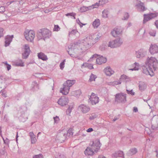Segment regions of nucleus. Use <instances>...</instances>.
<instances>
[{
    "label": "nucleus",
    "instance_id": "nucleus-1",
    "mask_svg": "<svg viewBox=\"0 0 158 158\" xmlns=\"http://www.w3.org/2000/svg\"><path fill=\"white\" fill-rule=\"evenodd\" d=\"M158 66V60L154 57H148L145 63V66L143 68V73L146 75L152 76L154 75L153 71H155Z\"/></svg>",
    "mask_w": 158,
    "mask_h": 158
},
{
    "label": "nucleus",
    "instance_id": "nucleus-2",
    "mask_svg": "<svg viewBox=\"0 0 158 158\" xmlns=\"http://www.w3.org/2000/svg\"><path fill=\"white\" fill-rule=\"evenodd\" d=\"M100 37L101 36H99L98 34H94L89 35L84 40H80L81 43L80 44V45L81 46L80 49L81 50H82L85 48H89L98 41Z\"/></svg>",
    "mask_w": 158,
    "mask_h": 158
},
{
    "label": "nucleus",
    "instance_id": "nucleus-3",
    "mask_svg": "<svg viewBox=\"0 0 158 158\" xmlns=\"http://www.w3.org/2000/svg\"><path fill=\"white\" fill-rule=\"evenodd\" d=\"M81 42L80 40L71 44L69 47V50L67 52L72 57H77L80 54L79 50L81 47L80 44Z\"/></svg>",
    "mask_w": 158,
    "mask_h": 158
},
{
    "label": "nucleus",
    "instance_id": "nucleus-4",
    "mask_svg": "<svg viewBox=\"0 0 158 158\" xmlns=\"http://www.w3.org/2000/svg\"><path fill=\"white\" fill-rule=\"evenodd\" d=\"M75 80H68L63 85V88L60 89V92L63 94L66 95L67 94L69 91V87H71L73 85L75 84Z\"/></svg>",
    "mask_w": 158,
    "mask_h": 158
},
{
    "label": "nucleus",
    "instance_id": "nucleus-5",
    "mask_svg": "<svg viewBox=\"0 0 158 158\" xmlns=\"http://www.w3.org/2000/svg\"><path fill=\"white\" fill-rule=\"evenodd\" d=\"M51 35V32L46 28H43L40 30L37 34V38L39 40L49 38Z\"/></svg>",
    "mask_w": 158,
    "mask_h": 158
},
{
    "label": "nucleus",
    "instance_id": "nucleus-6",
    "mask_svg": "<svg viewBox=\"0 0 158 158\" xmlns=\"http://www.w3.org/2000/svg\"><path fill=\"white\" fill-rule=\"evenodd\" d=\"M99 56L96 60V63L98 64H101L103 63H105L107 61V59L105 57H104L102 56H100L97 54H95L93 55L88 60V61L91 62L94 58H96L97 57Z\"/></svg>",
    "mask_w": 158,
    "mask_h": 158
},
{
    "label": "nucleus",
    "instance_id": "nucleus-7",
    "mask_svg": "<svg viewBox=\"0 0 158 158\" xmlns=\"http://www.w3.org/2000/svg\"><path fill=\"white\" fill-rule=\"evenodd\" d=\"M24 35L27 40L32 42L35 37V33L33 30H27L24 32Z\"/></svg>",
    "mask_w": 158,
    "mask_h": 158
},
{
    "label": "nucleus",
    "instance_id": "nucleus-8",
    "mask_svg": "<svg viewBox=\"0 0 158 158\" xmlns=\"http://www.w3.org/2000/svg\"><path fill=\"white\" fill-rule=\"evenodd\" d=\"M143 23H145L148 21L158 16V13L157 12L150 13L148 14H144Z\"/></svg>",
    "mask_w": 158,
    "mask_h": 158
},
{
    "label": "nucleus",
    "instance_id": "nucleus-9",
    "mask_svg": "<svg viewBox=\"0 0 158 158\" xmlns=\"http://www.w3.org/2000/svg\"><path fill=\"white\" fill-rule=\"evenodd\" d=\"M101 145V144L100 143L99 140H97L95 141V142H93L89 147L94 152H97L99 150Z\"/></svg>",
    "mask_w": 158,
    "mask_h": 158
},
{
    "label": "nucleus",
    "instance_id": "nucleus-10",
    "mask_svg": "<svg viewBox=\"0 0 158 158\" xmlns=\"http://www.w3.org/2000/svg\"><path fill=\"white\" fill-rule=\"evenodd\" d=\"M66 137V133L64 131H61L58 133L56 138V140L62 143L64 142L65 139Z\"/></svg>",
    "mask_w": 158,
    "mask_h": 158
},
{
    "label": "nucleus",
    "instance_id": "nucleus-11",
    "mask_svg": "<svg viewBox=\"0 0 158 158\" xmlns=\"http://www.w3.org/2000/svg\"><path fill=\"white\" fill-rule=\"evenodd\" d=\"M69 100L68 98L63 96L60 98L57 102L58 104L61 106H64L68 104Z\"/></svg>",
    "mask_w": 158,
    "mask_h": 158
},
{
    "label": "nucleus",
    "instance_id": "nucleus-12",
    "mask_svg": "<svg viewBox=\"0 0 158 158\" xmlns=\"http://www.w3.org/2000/svg\"><path fill=\"white\" fill-rule=\"evenodd\" d=\"M135 6L137 10L140 12H143L147 9L144 6V3L140 1L138 2V3L135 5Z\"/></svg>",
    "mask_w": 158,
    "mask_h": 158
},
{
    "label": "nucleus",
    "instance_id": "nucleus-13",
    "mask_svg": "<svg viewBox=\"0 0 158 158\" xmlns=\"http://www.w3.org/2000/svg\"><path fill=\"white\" fill-rule=\"evenodd\" d=\"M99 98L94 93H92L89 98V100L92 105H95L98 102Z\"/></svg>",
    "mask_w": 158,
    "mask_h": 158
},
{
    "label": "nucleus",
    "instance_id": "nucleus-14",
    "mask_svg": "<svg viewBox=\"0 0 158 158\" xmlns=\"http://www.w3.org/2000/svg\"><path fill=\"white\" fill-rule=\"evenodd\" d=\"M149 51L152 55L158 53V46L156 44H151L149 48Z\"/></svg>",
    "mask_w": 158,
    "mask_h": 158
},
{
    "label": "nucleus",
    "instance_id": "nucleus-15",
    "mask_svg": "<svg viewBox=\"0 0 158 158\" xmlns=\"http://www.w3.org/2000/svg\"><path fill=\"white\" fill-rule=\"evenodd\" d=\"M24 49V52L23 53V58L26 59L28 57L30 52L29 46L28 45H25Z\"/></svg>",
    "mask_w": 158,
    "mask_h": 158
},
{
    "label": "nucleus",
    "instance_id": "nucleus-16",
    "mask_svg": "<svg viewBox=\"0 0 158 158\" xmlns=\"http://www.w3.org/2000/svg\"><path fill=\"white\" fill-rule=\"evenodd\" d=\"M147 54V51L143 49H140L136 52V57L137 58L144 57Z\"/></svg>",
    "mask_w": 158,
    "mask_h": 158
},
{
    "label": "nucleus",
    "instance_id": "nucleus-17",
    "mask_svg": "<svg viewBox=\"0 0 158 158\" xmlns=\"http://www.w3.org/2000/svg\"><path fill=\"white\" fill-rule=\"evenodd\" d=\"M118 45V40L117 39L116 40L109 42V47L111 48L117 47Z\"/></svg>",
    "mask_w": 158,
    "mask_h": 158
},
{
    "label": "nucleus",
    "instance_id": "nucleus-18",
    "mask_svg": "<svg viewBox=\"0 0 158 158\" xmlns=\"http://www.w3.org/2000/svg\"><path fill=\"white\" fill-rule=\"evenodd\" d=\"M104 72L107 76H110L114 74V72L112 70L110 67H106L104 69Z\"/></svg>",
    "mask_w": 158,
    "mask_h": 158
},
{
    "label": "nucleus",
    "instance_id": "nucleus-19",
    "mask_svg": "<svg viewBox=\"0 0 158 158\" xmlns=\"http://www.w3.org/2000/svg\"><path fill=\"white\" fill-rule=\"evenodd\" d=\"M13 38V35L11 36H7L5 38V46L7 47L9 45L10 42L12 41V39Z\"/></svg>",
    "mask_w": 158,
    "mask_h": 158
},
{
    "label": "nucleus",
    "instance_id": "nucleus-20",
    "mask_svg": "<svg viewBox=\"0 0 158 158\" xmlns=\"http://www.w3.org/2000/svg\"><path fill=\"white\" fill-rule=\"evenodd\" d=\"M79 108L84 113H86L88 112L90 110V108L84 105H81L79 106Z\"/></svg>",
    "mask_w": 158,
    "mask_h": 158
},
{
    "label": "nucleus",
    "instance_id": "nucleus-21",
    "mask_svg": "<svg viewBox=\"0 0 158 158\" xmlns=\"http://www.w3.org/2000/svg\"><path fill=\"white\" fill-rule=\"evenodd\" d=\"M126 94L123 93H119V102L125 103L126 101Z\"/></svg>",
    "mask_w": 158,
    "mask_h": 158
},
{
    "label": "nucleus",
    "instance_id": "nucleus-22",
    "mask_svg": "<svg viewBox=\"0 0 158 158\" xmlns=\"http://www.w3.org/2000/svg\"><path fill=\"white\" fill-rule=\"evenodd\" d=\"M84 153L86 155H93L94 154V151L89 147L85 149Z\"/></svg>",
    "mask_w": 158,
    "mask_h": 158
},
{
    "label": "nucleus",
    "instance_id": "nucleus-23",
    "mask_svg": "<svg viewBox=\"0 0 158 158\" xmlns=\"http://www.w3.org/2000/svg\"><path fill=\"white\" fill-rule=\"evenodd\" d=\"M139 88L141 91L144 90L146 88V84L143 82H140L139 83Z\"/></svg>",
    "mask_w": 158,
    "mask_h": 158
},
{
    "label": "nucleus",
    "instance_id": "nucleus-24",
    "mask_svg": "<svg viewBox=\"0 0 158 158\" xmlns=\"http://www.w3.org/2000/svg\"><path fill=\"white\" fill-rule=\"evenodd\" d=\"M111 34L114 37H118V29L117 28H114L111 32Z\"/></svg>",
    "mask_w": 158,
    "mask_h": 158
},
{
    "label": "nucleus",
    "instance_id": "nucleus-25",
    "mask_svg": "<svg viewBox=\"0 0 158 158\" xmlns=\"http://www.w3.org/2000/svg\"><path fill=\"white\" fill-rule=\"evenodd\" d=\"M38 58L42 60H45L47 59V56L42 52L38 53Z\"/></svg>",
    "mask_w": 158,
    "mask_h": 158
},
{
    "label": "nucleus",
    "instance_id": "nucleus-26",
    "mask_svg": "<svg viewBox=\"0 0 158 158\" xmlns=\"http://www.w3.org/2000/svg\"><path fill=\"white\" fill-rule=\"evenodd\" d=\"M133 66L134 68L133 69H130V70L132 71L138 70L139 69V64L137 62H135L133 65Z\"/></svg>",
    "mask_w": 158,
    "mask_h": 158
},
{
    "label": "nucleus",
    "instance_id": "nucleus-27",
    "mask_svg": "<svg viewBox=\"0 0 158 158\" xmlns=\"http://www.w3.org/2000/svg\"><path fill=\"white\" fill-rule=\"evenodd\" d=\"M100 24V20L98 19H96L93 23V25L94 28H97Z\"/></svg>",
    "mask_w": 158,
    "mask_h": 158
},
{
    "label": "nucleus",
    "instance_id": "nucleus-28",
    "mask_svg": "<svg viewBox=\"0 0 158 158\" xmlns=\"http://www.w3.org/2000/svg\"><path fill=\"white\" fill-rule=\"evenodd\" d=\"M120 79L123 81L126 80V82L131 81L130 77L124 74H123L121 76Z\"/></svg>",
    "mask_w": 158,
    "mask_h": 158
},
{
    "label": "nucleus",
    "instance_id": "nucleus-29",
    "mask_svg": "<svg viewBox=\"0 0 158 158\" xmlns=\"http://www.w3.org/2000/svg\"><path fill=\"white\" fill-rule=\"evenodd\" d=\"M137 152V149L134 148L131 149L129 151L128 153L129 155H132L135 154Z\"/></svg>",
    "mask_w": 158,
    "mask_h": 158
},
{
    "label": "nucleus",
    "instance_id": "nucleus-30",
    "mask_svg": "<svg viewBox=\"0 0 158 158\" xmlns=\"http://www.w3.org/2000/svg\"><path fill=\"white\" fill-rule=\"evenodd\" d=\"M82 66H85V67L88 68L89 69H94L93 65L92 64L88 63H84Z\"/></svg>",
    "mask_w": 158,
    "mask_h": 158
},
{
    "label": "nucleus",
    "instance_id": "nucleus-31",
    "mask_svg": "<svg viewBox=\"0 0 158 158\" xmlns=\"http://www.w3.org/2000/svg\"><path fill=\"white\" fill-rule=\"evenodd\" d=\"M15 64L16 66H24L23 62L21 60H19L18 61H17L15 63Z\"/></svg>",
    "mask_w": 158,
    "mask_h": 158
},
{
    "label": "nucleus",
    "instance_id": "nucleus-32",
    "mask_svg": "<svg viewBox=\"0 0 158 158\" xmlns=\"http://www.w3.org/2000/svg\"><path fill=\"white\" fill-rule=\"evenodd\" d=\"M73 108V105H71L69 106L68 108L66 110V114L67 115H70L72 110Z\"/></svg>",
    "mask_w": 158,
    "mask_h": 158
},
{
    "label": "nucleus",
    "instance_id": "nucleus-33",
    "mask_svg": "<svg viewBox=\"0 0 158 158\" xmlns=\"http://www.w3.org/2000/svg\"><path fill=\"white\" fill-rule=\"evenodd\" d=\"M102 16L105 18L107 17L109 13V11L107 10H105L103 11L102 12Z\"/></svg>",
    "mask_w": 158,
    "mask_h": 158
},
{
    "label": "nucleus",
    "instance_id": "nucleus-34",
    "mask_svg": "<svg viewBox=\"0 0 158 158\" xmlns=\"http://www.w3.org/2000/svg\"><path fill=\"white\" fill-rule=\"evenodd\" d=\"M97 78V77L95 75L92 73L90 77L89 81L90 82L93 81H95V79Z\"/></svg>",
    "mask_w": 158,
    "mask_h": 158
},
{
    "label": "nucleus",
    "instance_id": "nucleus-35",
    "mask_svg": "<svg viewBox=\"0 0 158 158\" xmlns=\"http://www.w3.org/2000/svg\"><path fill=\"white\" fill-rule=\"evenodd\" d=\"M55 157V158H66L64 154L60 153L56 154Z\"/></svg>",
    "mask_w": 158,
    "mask_h": 158
},
{
    "label": "nucleus",
    "instance_id": "nucleus-36",
    "mask_svg": "<svg viewBox=\"0 0 158 158\" xmlns=\"http://www.w3.org/2000/svg\"><path fill=\"white\" fill-rule=\"evenodd\" d=\"M129 17L128 13L125 12L123 15V17L122 18L123 20H127Z\"/></svg>",
    "mask_w": 158,
    "mask_h": 158
},
{
    "label": "nucleus",
    "instance_id": "nucleus-37",
    "mask_svg": "<svg viewBox=\"0 0 158 158\" xmlns=\"http://www.w3.org/2000/svg\"><path fill=\"white\" fill-rule=\"evenodd\" d=\"M98 6V3H96L95 4L93 5L92 6H90L88 7H87L88 9V10H90L91 9H93L94 8H97Z\"/></svg>",
    "mask_w": 158,
    "mask_h": 158
},
{
    "label": "nucleus",
    "instance_id": "nucleus-38",
    "mask_svg": "<svg viewBox=\"0 0 158 158\" xmlns=\"http://www.w3.org/2000/svg\"><path fill=\"white\" fill-rule=\"evenodd\" d=\"M108 2V0H100L99 2V3L98 4L100 5H102L107 3Z\"/></svg>",
    "mask_w": 158,
    "mask_h": 158
},
{
    "label": "nucleus",
    "instance_id": "nucleus-39",
    "mask_svg": "<svg viewBox=\"0 0 158 158\" xmlns=\"http://www.w3.org/2000/svg\"><path fill=\"white\" fill-rule=\"evenodd\" d=\"M73 131L72 129H69L68 131L67 135H68L69 136H72L73 134Z\"/></svg>",
    "mask_w": 158,
    "mask_h": 158
},
{
    "label": "nucleus",
    "instance_id": "nucleus-40",
    "mask_svg": "<svg viewBox=\"0 0 158 158\" xmlns=\"http://www.w3.org/2000/svg\"><path fill=\"white\" fill-rule=\"evenodd\" d=\"M74 95L77 96L80 95L81 94V91L80 90H78L73 92Z\"/></svg>",
    "mask_w": 158,
    "mask_h": 158
},
{
    "label": "nucleus",
    "instance_id": "nucleus-41",
    "mask_svg": "<svg viewBox=\"0 0 158 158\" xmlns=\"http://www.w3.org/2000/svg\"><path fill=\"white\" fill-rule=\"evenodd\" d=\"M88 10L87 7L86 6H83L80 8V10L81 12H85Z\"/></svg>",
    "mask_w": 158,
    "mask_h": 158
},
{
    "label": "nucleus",
    "instance_id": "nucleus-42",
    "mask_svg": "<svg viewBox=\"0 0 158 158\" xmlns=\"http://www.w3.org/2000/svg\"><path fill=\"white\" fill-rule=\"evenodd\" d=\"M66 16H71L73 17L74 19H75V16L76 15V14L74 13H68L65 15Z\"/></svg>",
    "mask_w": 158,
    "mask_h": 158
},
{
    "label": "nucleus",
    "instance_id": "nucleus-43",
    "mask_svg": "<svg viewBox=\"0 0 158 158\" xmlns=\"http://www.w3.org/2000/svg\"><path fill=\"white\" fill-rule=\"evenodd\" d=\"M97 114H92L90 116L89 119L90 120H92L97 118Z\"/></svg>",
    "mask_w": 158,
    "mask_h": 158
},
{
    "label": "nucleus",
    "instance_id": "nucleus-44",
    "mask_svg": "<svg viewBox=\"0 0 158 158\" xmlns=\"http://www.w3.org/2000/svg\"><path fill=\"white\" fill-rule=\"evenodd\" d=\"M65 61V60H64L61 63L60 65V69L62 70L64 67V62Z\"/></svg>",
    "mask_w": 158,
    "mask_h": 158
},
{
    "label": "nucleus",
    "instance_id": "nucleus-45",
    "mask_svg": "<svg viewBox=\"0 0 158 158\" xmlns=\"http://www.w3.org/2000/svg\"><path fill=\"white\" fill-rule=\"evenodd\" d=\"M31 143H34L36 141V139L35 136L31 137Z\"/></svg>",
    "mask_w": 158,
    "mask_h": 158
},
{
    "label": "nucleus",
    "instance_id": "nucleus-46",
    "mask_svg": "<svg viewBox=\"0 0 158 158\" xmlns=\"http://www.w3.org/2000/svg\"><path fill=\"white\" fill-rule=\"evenodd\" d=\"M152 121H156L157 123L158 122V115H155L153 117L152 119Z\"/></svg>",
    "mask_w": 158,
    "mask_h": 158
},
{
    "label": "nucleus",
    "instance_id": "nucleus-47",
    "mask_svg": "<svg viewBox=\"0 0 158 158\" xmlns=\"http://www.w3.org/2000/svg\"><path fill=\"white\" fill-rule=\"evenodd\" d=\"M43 156L42 154L35 155L33 156V158H43Z\"/></svg>",
    "mask_w": 158,
    "mask_h": 158
},
{
    "label": "nucleus",
    "instance_id": "nucleus-48",
    "mask_svg": "<svg viewBox=\"0 0 158 158\" xmlns=\"http://www.w3.org/2000/svg\"><path fill=\"white\" fill-rule=\"evenodd\" d=\"M78 31L76 29H73L69 33V35L70 34H76L77 33Z\"/></svg>",
    "mask_w": 158,
    "mask_h": 158
},
{
    "label": "nucleus",
    "instance_id": "nucleus-49",
    "mask_svg": "<svg viewBox=\"0 0 158 158\" xmlns=\"http://www.w3.org/2000/svg\"><path fill=\"white\" fill-rule=\"evenodd\" d=\"M118 84V82L117 81H114L113 82H109V85H117Z\"/></svg>",
    "mask_w": 158,
    "mask_h": 158
},
{
    "label": "nucleus",
    "instance_id": "nucleus-50",
    "mask_svg": "<svg viewBox=\"0 0 158 158\" xmlns=\"http://www.w3.org/2000/svg\"><path fill=\"white\" fill-rule=\"evenodd\" d=\"M3 29L2 28L0 27V38L3 36Z\"/></svg>",
    "mask_w": 158,
    "mask_h": 158
},
{
    "label": "nucleus",
    "instance_id": "nucleus-51",
    "mask_svg": "<svg viewBox=\"0 0 158 158\" xmlns=\"http://www.w3.org/2000/svg\"><path fill=\"white\" fill-rule=\"evenodd\" d=\"M53 119L55 123H57L58 122L59 120V118L58 117L56 116L53 118Z\"/></svg>",
    "mask_w": 158,
    "mask_h": 158
},
{
    "label": "nucleus",
    "instance_id": "nucleus-52",
    "mask_svg": "<svg viewBox=\"0 0 158 158\" xmlns=\"http://www.w3.org/2000/svg\"><path fill=\"white\" fill-rule=\"evenodd\" d=\"M149 34L151 35L154 36L155 35L156 32L155 31H150L149 32Z\"/></svg>",
    "mask_w": 158,
    "mask_h": 158
},
{
    "label": "nucleus",
    "instance_id": "nucleus-53",
    "mask_svg": "<svg viewBox=\"0 0 158 158\" xmlns=\"http://www.w3.org/2000/svg\"><path fill=\"white\" fill-rule=\"evenodd\" d=\"M118 152H115L112 155V157L113 158H117L118 156Z\"/></svg>",
    "mask_w": 158,
    "mask_h": 158
},
{
    "label": "nucleus",
    "instance_id": "nucleus-54",
    "mask_svg": "<svg viewBox=\"0 0 158 158\" xmlns=\"http://www.w3.org/2000/svg\"><path fill=\"white\" fill-rule=\"evenodd\" d=\"M5 78H3L2 76H0V83H5Z\"/></svg>",
    "mask_w": 158,
    "mask_h": 158
},
{
    "label": "nucleus",
    "instance_id": "nucleus-55",
    "mask_svg": "<svg viewBox=\"0 0 158 158\" xmlns=\"http://www.w3.org/2000/svg\"><path fill=\"white\" fill-rule=\"evenodd\" d=\"M119 157L124 158V155L123 151H119Z\"/></svg>",
    "mask_w": 158,
    "mask_h": 158
},
{
    "label": "nucleus",
    "instance_id": "nucleus-56",
    "mask_svg": "<svg viewBox=\"0 0 158 158\" xmlns=\"http://www.w3.org/2000/svg\"><path fill=\"white\" fill-rule=\"evenodd\" d=\"M5 11V8L3 6L0 7V12H4Z\"/></svg>",
    "mask_w": 158,
    "mask_h": 158
},
{
    "label": "nucleus",
    "instance_id": "nucleus-57",
    "mask_svg": "<svg viewBox=\"0 0 158 158\" xmlns=\"http://www.w3.org/2000/svg\"><path fill=\"white\" fill-rule=\"evenodd\" d=\"M127 91L128 94H130L132 95H134L135 93L133 92L132 91V90H129L127 89Z\"/></svg>",
    "mask_w": 158,
    "mask_h": 158
},
{
    "label": "nucleus",
    "instance_id": "nucleus-58",
    "mask_svg": "<svg viewBox=\"0 0 158 158\" xmlns=\"http://www.w3.org/2000/svg\"><path fill=\"white\" fill-rule=\"evenodd\" d=\"M60 28L58 25H56L55 26L54 29L56 31H58Z\"/></svg>",
    "mask_w": 158,
    "mask_h": 158
},
{
    "label": "nucleus",
    "instance_id": "nucleus-59",
    "mask_svg": "<svg viewBox=\"0 0 158 158\" xmlns=\"http://www.w3.org/2000/svg\"><path fill=\"white\" fill-rule=\"evenodd\" d=\"M5 65L6 66V68L8 70H9L10 69L11 66L9 64L6 63L5 64Z\"/></svg>",
    "mask_w": 158,
    "mask_h": 158
},
{
    "label": "nucleus",
    "instance_id": "nucleus-60",
    "mask_svg": "<svg viewBox=\"0 0 158 158\" xmlns=\"http://www.w3.org/2000/svg\"><path fill=\"white\" fill-rule=\"evenodd\" d=\"M115 98V101L118 102V94H116Z\"/></svg>",
    "mask_w": 158,
    "mask_h": 158
},
{
    "label": "nucleus",
    "instance_id": "nucleus-61",
    "mask_svg": "<svg viewBox=\"0 0 158 158\" xmlns=\"http://www.w3.org/2000/svg\"><path fill=\"white\" fill-rule=\"evenodd\" d=\"M1 92H2V95L5 97H6V92L3 91V90H2Z\"/></svg>",
    "mask_w": 158,
    "mask_h": 158
},
{
    "label": "nucleus",
    "instance_id": "nucleus-62",
    "mask_svg": "<svg viewBox=\"0 0 158 158\" xmlns=\"http://www.w3.org/2000/svg\"><path fill=\"white\" fill-rule=\"evenodd\" d=\"M154 24L156 26V28L158 29V20H156V21L154 23Z\"/></svg>",
    "mask_w": 158,
    "mask_h": 158
},
{
    "label": "nucleus",
    "instance_id": "nucleus-63",
    "mask_svg": "<svg viewBox=\"0 0 158 158\" xmlns=\"http://www.w3.org/2000/svg\"><path fill=\"white\" fill-rule=\"evenodd\" d=\"M93 131V128H90L87 130V132H92Z\"/></svg>",
    "mask_w": 158,
    "mask_h": 158
},
{
    "label": "nucleus",
    "instance_id": "nucleus-64",
    "mask_svg": "<svg viewBox=\"0 0 158 158\" xmlns=\"http://www.w3.org/2000/svg\"><path fill=\"white\" fill-rule=\"evenodd\" d=\"M133 111L135 112H136L138 111V109L136 107H135L133 108Z\"/></svg>",
    "mask_w": 158,
    "mask_h": 158
}]
</instances>
